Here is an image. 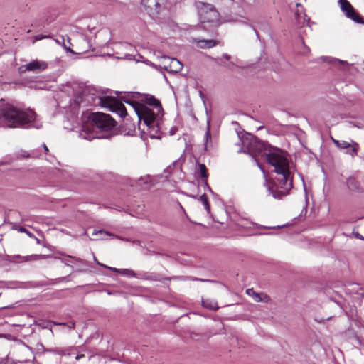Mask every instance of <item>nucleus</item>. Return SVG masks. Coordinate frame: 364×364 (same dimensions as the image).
Returning a JSON list of instances; mask_svg holds the SVG:
<instances>
[{
    "mask_svg": "<svg viewBox=\"0 0 364 364\" xmlns=\"http://www.w3.org/2000/svg\"><path fill=\"white\" fill-rule=\"evenodd\" d=\"M242 151L252 156L264 174V170L257 160V156L264 157L279 175V177L270 181L265 179L264 186L269 195L277 200L287 196L293 187V177L285 154L280 149L273 147L250 134L242 140Z\"/></svg>",
    "mask_w": 364,
    "mask_h": 364,
    "instance_id": "nucleus-1",
    "label": "nucleus"
},
{
    "mask_svg": "<svg viewBox=\"0 0 364 364\" xmlns=\"http://www.w3.org/2000/svg\"><path fill=\"white\" fill-rule=\"evenodd\" d=\"M0 120L9 128L39 129L42 122L31 109H22L11 103L0 102Z\"/></svg>",
    "mask_w": 364,
    "mask_h": 364,
    "instance_id": "nucleus-2",
    "label": "nucleus"
},
{
    "mask_svg": "<svg viewBox=\"0 0 364 364\" xmlns=\"http://www.w3.org/2000/svg\"><path fill=\"white\" fill-rule=\"evenodd\" d=\"M114 119L108 114L102 112H93L88 117V122L82 125L79 133L81 139L91 141L93 139L103 138L98 136L95 129L101 132H108L115 127Z\"/></svg>",
    "mask_w": 364,
    "mask_h": 364,
    "instance_id": "nucleus-3",
    "label": "nucleus"
},
{
    "mask_svg": "<svg viewBox=\"0 0 364 364\" xmlns=\"http://www.w3.org/2000/svg\"><path fill=\"white\" fill-rule=\"evenodd\" d=\"M118 99L112 95H105L99 97V104L102 107L116 113L119 117L124 118L127 115L125 106L122 101L129 103L132 99H139L141 93L138 92H121L116 91Z\"/></svg>",
    "mask_w": 364,
    "mask_h": 364,
    "instance_id": "nucleus-4",
    "label": "nucleus"
},
{
    "mask_svg": "<svg viewBox=\"0 0 364 364\" xmlns=\"http://www.w3.org/2000/svg\"><path fill=\"white\" fill-rule=\"evenodd\" d=\"M196 6L200 18V28L206 31L210 37L215 36L219 26L220 14L213 4L208 3L197 1Z\"/></svg>",
    "mask_w": 364,
    "mask_h": 364,
    "instance_id": "nucleus-5",
    "label": "nucleus"
},
{
    "mask_svg": "<svg viewBox=\"0 0 364 364\" xmlns=\"http://www.w3.org/2000/svg\"><path fill=\"white\" fill-rule=\"evenodd\" d=\"M141 103L146 105L154 113V119L151 122L150 126H146L147 134L151 139L161 138V122L163 117V107L161 102L153 95L149 94H141L140 96Z\"/></svg>",
    "mask_w": 364,
    "mask_h": 364,
    "instance_id": "nucleus-6",
    "label": "nucleus"
},
{
    "mask_svg": "<svg viewBox=\"0 0 364 364\" xmlns=\"http://www.w3.org/2000/svg\"><path fill=\"white\" fill-rule=\"evenodd\" d=\"M127 104L133 107L139 122L143 121L145 126H150L154 118V113L149 107L141 103L139 99H132Z\"/></svg>",
    "mask_w": 364,
    "mask_h": 364,
    "instance_id": "nucleus-7",
    "label": "nucleus"
},
{
    "mask_svg": "<svg viewBox=\"0 0 364 364\" xmlns=\"http://www.w3.org/2000/svg\"><path fill=\"white\" fill-rule=\"evenodd\" d=\"M4 283L6 284V287L9 289H32L53 284L51 282H47L45 281H8L4 282Z\"/></svg>",
    "mask_w": 364,
    "mask_h": 364,
    "instance_id": "nucleus-8",
    "label": "nucleus"
},
{
    "mask_svg": "<svg viewBox=\"0 0 364 364\" xmlns=\"http://www.w3.org/2000/svg\"><path fill=\"white\" fill-rule=\"evenodd\" d=\"M43 352L68 358L77 352V347L75 346H65L44 348Z\"/></svg>",
    "mask_w": 364,
    "mask_h": 364,
    "instance_id": "nucleus-9",
    "label": "nucleus"
},
{
    "mask_svg": "<svg viewBox=\"0 0 364 364\" xmlns=\"http://www.w3.org/2000/svg\"><path fill=\"white\" fill-rule=\"evenodd\" d=\"M338 4L341 11L346 16L355 23L364 24V18L360 16L347 0H338Z\"/></svg>",
    "mask_w": 364,
    "mask_h": 364,
    "instance_id": "nucleus-10",
    "label": "nucleus"
},
{
    "mask_svg": "<svg viewBox=\"0 0 364 364\" xmlns=\"http://www.w3.org/2000/svg\"><path fill=\"white\" fill-rule=\"evenodd\" d=\"M164 3L165 0H141V4L144 6L149 15L152 18L159 14Z\"/></svg>",
    "mask_w": 364,
    "mask_h": 364,
    "instance_id": "nucleus-11",
    "label": "nucleus"
},
{
    "mask_svg": "<svg viewBox=\"0 0 364 364\" xmlns=\"http://www.w3.org/2000/svg\"><path fill=\"white\" fill-rule=\"evenodd\" d=\"M333 142L338 149L345 150V153L350 154L352 156L357 154L358 148V144L357 143H353L352 144L346 141H340L334 139H333Z\"/></svg>",
    "mask_w": 364,
    "mask_h": 364,
    "instance_id": "nucleus-12",
    "label": "nucleus"
},
{
    "mask_svg": "<svg viewBox=\"0 0 364 364\" xmlns=\"http://www.w3.org/2000/svg\"><path fill=\"white\" fill-rule=\"evenodd\" d=\"M23 67H25V70L27 71L38 73L48 68V63L43 60H34Z\"/></svg>",
    "mask_w": 364,
    "mask_h": 364,
    "instance_id": "nucleus-13",
    "label": "nucleus"
},
{
    "mask_svg": "<svg viewBox=\"0 0 364 364\" xmlns=\"http://www.w3.org/2000/svg\"><path fill=\"white\" fill-rule=\"evenodd\" d=\"M346 185L349 191L353 193H361L363 188L360 182L354 176H349L346 178Z\"/></svg>",
    "mask_w": 364,
    "mask_h": 364,
    "instance_id": "nucleus-14",
    "label": "nucleus"
},
{
    "mask_svg": "<svg viewBox=\"0 0 364 364\" xmlns=\"http://www.w3.org/2000/svg\"><path fill=\"white\" fill-rule=\"evenodd\" d=\"M136 279L149 281H159L161 282L165 279L166 277L163 278L160 274L155 272H141L136 273Z\"/></svg>",
    "mask_w": 364,
    "mask_h": 364,
    "instance_id": "nucleus-15",
    "label": "nucleus"
},
{
    "mask_svg": "<svg viewBox=\"0 0 364 364\" xmlns=\"http://www.w3.org/2000/svg\"><path fill=\"white\" fill-rule=\"evenodd\" d=\"M46 255H31L26 256H21L19 255H16L13 256V262H28L31 260H38L41 259L46 258Z\"/></svg>",
    "mask_w": 364,
    "mask_h": 364,
    "instance_id": "nucleus-16",
    "label": "nucleus"
},
{
    "mask_svg": "<svg viewBox=\"0 0 364 364\" xmlns=\"http://www.w3.org/2000/svg\"><path fill=\"white\" fill-rule=\"evenodd\" d=\"M321 58L322 59V60L323 62H327L337 68H341L344 69L349 66V64L347 61H343V60H338L336 58H333L331 57H326V56H322Z\"/></svg>",
    "mask_w": 364,
    "mask_h": 364,
    "instance_id": "nucleus-17",
    "label": "nucleus"
},
{
    "mask_svg": "<svg viewBox=\"0 0 364 364\" xmlns=\"http://www.w3.org/2000/svg\"><path fill=\"white\" fill-rule=\"evenodd\" d=\"M170 61L168 68L165 66L166 70H169L173 73H179L183 69V64L176 58H168Z\"/></svg>",
    "mask_w": 364,
    "mask_h": 364,
    "instance_id": "nucleus-18",
    "label": "nucleus"
},
{
    "mask_svg": "<svg viewBox=\"0 0 364 364\" xmlns=\"http://www.w3.org/2000/svg\"><path fill=\"white\" fill-rule=\"evenodd\" d=\"M193 41L196 43L197 46L200 48H211L216 45V41L213 39L205 40L200 38H193Z\"/></svg>",
    "mask_w": 364,
    "mask_h": 364,
    "instance_id": "nucleus-19",
    "label": "nucleus"
},
{
    "mask_svg": "<svg viewBox=\"0 0 364 364\" xmlns=\"http://www.w3.org/2000/svg\"><path fill=\"white\" fill-rule=\"evenodd\" d=\"M111 55L115 56L117 59H124V60H136L137 62L140 61L141 58H143V57L140 54H137L138 58H136L135 55L132 54H124L122 55L119 52L116 51Z\"/></svg>",
    "mask_w": 364,
    "mask_h": 364,
    "instance_id": "nucleus-20",
    "label": "nucleus"
},
{
    "mask_svg": "<svg viewBox=\"0 0 364 364\" xmlns=\"http://www.w3.org/2000/svg\"><path fill=\"white\" fill-rule=\"evenodd\" d=\"M82 100V97L80 95L75 96L74 98L71 99L70 101V109L73 112L75 113L78 111L80 102Z\"/></svg>",
    "mask_w": 364,
    "mask_h": 364,
    "instance_id": "nucleus-21",
    "label": "nucleus"
},
{
    "mask_svg": "<svg viewBox=\"0 0 364 364\" xmlns=\"http://www.w3.org/2000/svg\"><path fill=\"white\" fill-rule=\"evenodd\" d=\"M196 173L200 174L204 180L208 178V170L205 164H199L196 167Z\"/></svg>",
    "mask_w": 364,
    "mask_h": 364,
    "instance_id": "nucleus-22",
    "label": "nucleus"
},
{
    "mask_svg": "<svg viewBox=\"0 0 364 364\" xmlns=\"http://www.w3.org/2000/svg\"><path fill=\"white\" fill-rule=\"evenodd\" d=\"M202 304L205 308L210 310H217L219 308L215 301H211L210 299H203Z\"/></svg>",
    "mask_w": 364,
    "mask_h": 364,
    "instance_id": "nucleus-23",
    "label": "nucleus"
},
{
    "mask_svg": "<svg viewBox=\"0 0 364 364\" xmlns=\"http://www.w3.org/2000/svg\"><path fill=\"white\" fill-rule=\"evenodd\" d=\"M92 235L97 236V237L95 238L94 240H104V239H105V237L107 236L111 235V234H109L108 232L105 231L103 230H94L92 232Z\"/></svg>",
    "mask_w": 364,
    "mask_h": 364,
    "instance_id": "nucleus-24",
    "label": "nucleus"
},
{
    "mask_svg": "<svg viewBox=\"0 0 364 364\" xmlns=\"http://www.w3.org/2000/svg\"><path fill=\"white\" fill-rule=\"evenodd\" d=\"M198 200L203 203V205L205 207V209L207 210V213H210V204L208 203L206 194L203 193V195H201L198 198Z\"/></svg>",
    "mask_w": 364,
    "mask_h": 364,
    "instance_id": "nucleus-25",
    "label": "nucleus"
},
{
    "mask_svg": "<svg viewBox=\"0 0 364 364\" xmlns=\"http://www.w3.org/2000/svg\"><path fill=\"white\" fill-rule=\"evenodd\" d=\"M211 140V134H210V122L208 120L207 122V127L206 132L204 136V141H205V147L207 148L208 141Z\"/></svg>",
    "mask_w": 364,
    "mask_h": 364,
    "instance_id": "nucleus-26",
    "label": "nucleus"
},
{
    "mask_svg": "<svg viewBox=\"0 0 364 364\" xmlns=\"http://www.w3.org/2000/svg\"><path fill=\"white\" fill-rule=\"evenodd\" d=\"M246 293L248 295L252 296L255 301L259 302V301H262V298H261L260 294L257 293V292H255L252 288L247 289L246 290Z\"/></svg>",
    "mask_w": 364,
    "mask_h": 364,
    "instance_id": "nucleus-27",
    "label": "nucleus"
},
{
    "mask_svg": "<svg viewBox=\"0 0 364 364\" xmlns=\"http://www.w3.org/2000/svg\"><path fill=\"white\" fill-rule=\"evenodd\" d=\"M120 274L124 276H127L128 277L136 278V273L135 272H134L133 270L129 269H121Z\"/></svg>",
    "mask_w": 364,
    "mask_h": 364,
    "instance_id": "nucleus-28",
    "label": "nucleus"
},
{
    "mask_svg": "<svg viewBox=\"0 0 364 364\" xmlns=\"http://www.w3.org/2000/svg\"><path fill=\"white\" fill-rule=\"evenodd\" d=\"M77 352L75 354V360H79L81 358L85 357V355L82 353L83 351H85V348L82 346H77Z\"/></svg>",
    "mask_w": 364,
    "mask_h": 364,
    "instance_id": "nucleus-29",
    "label": "nucleus"
},
{
    "mask_svg": "<svg viewBox=\"0 0 364 364\" xmlns=\"http://www.w3.org/2000/svg\"><path fill=\"white\" fill-rule=\"evenodd\" d=\"M186 279H190L192 281H198V278L196 277H166L165 280H171V279H181L186 280Z\"/></svg>",
    "mask_w": 364,
    "mask_h": 364,
    "instance_id": "nucleus-30",
    "label": "nucleus"
},
{
    "mask_svg": "<svg viewBox=\"0 0 364 364\" xmlns=\"http://www.w3.org/2000/svg\"><path fill=\"white\" fill-rule=\"evenodd\" d=\"M18 231L26 234L29 237H35V235L24 227H18Z\"/></svg>",
    "mask_w": 364,
    "mask_h": 364,
    "instance_id": "nucleus-31",
    "label": "nucleus"
},
{
    "mask_svg": "<svg viewBox=\"0 0 364 364\" xmlns=\"http://www.w3.org/2000/svg\"><path fill=\"white\" fill-rule=\"evenodd\" d=\"M149 182V176H146L145 177H140L137 181L139 186L142 183L147 184Z\"/></svg>",
    "mask_w": 364,
    "mask_h": 364,
    "instance_id": "nucleus-32",
    "label": "nucleus"
},
{
    "mask_svg": "<svg viewBox=\"0 0 364 364\" xmlns=\"http://www.w3.org/2000/svg\"><path fill=\"white\" fill-rule=\"evenodd\" d=\"M67 257L68 258H70V259H73L75 261H77V262H80V263H81L82 264L88 265V262L86 260H84L82 259L75 257H73V256H70V255H68Z\"/></svg>",
    "mask_w": 364,
    "mask_h": 364,
    "instance_id": "nucleus-33",
    "label": "nucleus"
},
{
    "mask_svg": "<svg viewBox=\"0 0 364 364\" xmlns=\"http://www.w3.org/2000/svg\"><path fill=\"white\" fill-rule=\"evenodd\" d=\"M1 364H17V363L9 358H6L4 360H1Z\"/></svg>",
    "mask_w": 364,
    "mask_h": 364,
    "instance_id": "nucleus-34",
    "label": "nucleus"
},
{
    "mask_svg": "<svg viewBox=\"0 0 364 364\" xmlns=\"http://www.w3.org/2000/svg\"><path fill=\"white\" fill-rule=\"evenodd\" d=\"M203 183L205 186V188L208 190L209 192H210L213 195H215L214 192L212 191L211 188L209 186L207 179L203 181Z\"/></svg>",
    "mask_w": 364,
    "mask_h": 364,
    "instance_id": "nucleus-35",
    "label": "nucleus"
},
{
    "mask_svg": "<svg viewBox=\"0 0 364 364\" xmlns=\"http://www.w3.org/2000/svg\"><path fill=\"white\" fill-rule=\"evenodd\" d=\"M117 46L122 47V48H124L125 50H129L130 48H132V45H130L129 43L118 44V45H117Z\"/></svg>",
    "mask_w": 364,
    "mask_h": 364,
    "instance_id": "nucleus-36",
    "label": "nucleus"
},
{
    "mask_svg": "<svg viewBox=\"0 0 364 364\" xmlns=\"http://www.w3.org/2000/svg\"><path fill=\"white\" fill-rule=\"evenodd\" d=\"M93 259H94L95 262L97 265H99V266H100V267H104V268H105V267H107V265H105V264H104L100 263V262L97 259V258H96V257L95 256V255H94V254H93Z\"/></svg>",
    "mask_w": 364,
    "mask_h": 364,
    "instance_id": "nucleus-37",
    "label": "nucleus"
},
{
    "mask_svg": "<svg viewBox=\"0 0 364 364\" xmlns=\"http://www.w3.org/2000/svg\"><path fill=\"white\" fill-rule=\"evenodd\" d=\"M105 268L108 269L112 272H119V273L121 272V269H117V268L111 267H108V266H107V267H105Z\"/></svg>",
    "mask_w": 364,
    "mask_h": 364,
    "instance_id": "nucleus-38",
    "label": "nucleus"
},
{
    "mask_svg": "<svg viewBox=\"0 0 364 364\" xmlns=\"http://www.w3.org/2000/svg\"><path fill=\"white\" fill-rule=\"evenodd\" d=\"M63 263H64L65 265H69L70 260L68 259H59Z\"/></svg>",
    "mask_w": 364,
    "mask_h": 364,
    "instance_id": "nucleus-39",
    "label": "nucleus"
},
{
    "mask_svg": "<svg viewBox=\"0 0 364 364\" xmlns=\"http://www.w3.org/2000/svg\"><path fill=\"white\" fill-rule=\"evenodd\" d=\"M67 326L69 328H75V322L70 321V322L68 323Z\"/></svg>",
    "mask_w": 364,
    "mask_h": 364,
    "instance_id": "nucleus-40",
    "label": "nucleus"
},
{
    "mask_svg": "<svg viewBox=\"0 0 364 364\" xmlns=\"http://www.w3.org/2000/svg\"><path fill=\"white\" fill-rule=\"evenodd\" d=\"M355 237H356V238H358V239H360V240H364V237H363V236H362V235H361L360 233H358V232L355 233Z\"/></svg>",
    "mask_w": 364,
    "mask_h": 364,
    "instance_id": "nucleus-41",
    "label": "nucleus"
},
{
    "mask_svg": "<svg viewBox=\"0 0 364 364\" xmlns=\"http://www.w3.org/2000/svg\"><path fill=\"white\" fill-rule=\"evenodd\" d=\"M18 227H21V226L17 225V224H16V223L12 224V229L13 230H18Z\"/></svg>",
    "mask_w": 364,
    "mask_h": 364,
    "instance_id": "nucleus-42",
    "label": "nucleus"
},
{
    "mask_svg": "<svg viewBox=\"0 0 364 364\" xmlns=\"http://www.w3.org/2000/svg\"><path fill=\"white\" fill-rule=\"evenodd\" d=\"M198 281L200 282H214V281L213 280H210V279H200V278H198Z\"/></svg>",
    "mask_w": 364,
    "mask_h": 364,
    "instance_id": "nucleus-43",
    "label": "nucleus"
},
{
    "mask_svg": "<svg viewBox=\"0 0 364 364\" xmlns=\"http://www.w3.org/2000/svg\"><path fill=\"white\" fill-rule=\"evenodd\" d=\"M223 58H224L225 60H230V56L227 53H224V54H223Z\"/></svg>",
    "mask_w": 364,
    "mask_h": 364,
    "instance_id": "nucleus-44",
    "label": "nucleus"
},
{
    "mask_svg": "<svg viewBox=\"0 0 364 364\" xmlns=\"http://www.w3.org/2000/svg\"><path fill=\"white\" fill-rule=\"evenodd\" d=\"M282 228V226H279V225H277V227L274 226V227H264V228L265 229H276V228Z\"/></svg>",
    "mask_w": 364,
    "mask_h": 364,
    "instance_id": "nucleus-45",
    "label": "nucleus"
},
{
    "mask_svg": "<svg viewBox=\"0 0 364 364\" xmlns=\"http://www.w3.org/2000/svg\"><path fill=\"white\" fill-rule=\"evenodd\" d=\"M43 146V149H44L45 151L48 152V149L47 146L45 144Z\"/></svg>",
    "mask_w": 364,
    "mask_h": 364,
    "instance_id": "nucleus-46",
    "label": "nucleus"
},
{
    "mask_svg": "<svg viewBox=\"0 0 364 364\" xmlns=\"http://www.w3.org/2000/svg\"><path fill=\"white\" fill-rule=\"evenodd\" d=\"M173 165L174 166H179L180 165V161H176L174 163H173Z\"/></svg>",
    "mask_w": 364,
    "mask_h": 364,
    "instance_id": "nucleus-47",
    "label": "nucleus"
},
{
    "mask_svg": "<svg viewBox=\"0 0 364 364\" xmlns=\"http://www.w3.org/2000/svg\"><path fill=\"white\" fill-rule=\"evenodd\" d=\"M33 238L36 240V242H37L38 244H39V241H40V240H39V239H38V238H37L36 236H35V237H33Z\"/></svg>",
    "mask_w": 364,
    "mask_h": 364,
    "instance_id": "nucleus-48",
    "label": "nucleus"
},
{
    "mask_svg": "<svg viewBox=\"0 0 364 364\" xmlns=\"http://www.w3.org/2000/svg\"><path fill=\"white\" fill-rule=\"evenodd\" d=\"M55 324L59 325V326L65 325V323H55Z\"/></svg>",
    "mask_w": 364,
    "mask_h": 364,
    "instance_id": "nucleus-49",
    "label": "nucleus"
},
{
    "mask_svg": "<svg viewBox=\"0 0 364 364\" xmlns=\"http://www.w3.org/2000/svg\"><path fill=\"white\" fill-rule=\"evenodd\" d=\"M43 38H44L43 36H39L37 37V39L38 40H41V39H43Z\"/></svg>",
    "mask_w": 364,
    "mask_h": 364,
    "instance_id": "nucleus-50",
    "label": "nucleus"
},
{
    "mask_svg": "<svg viewBox=\"0 0 364 364\" xmlns=\"http://www.w3.org/2000/svg\"><path fill=\"white\" fill-rule=\"evenodd\" d=\"M181 208L183 210V211L184 212V213H185V214H186V212H185V210H184V209H183V206H181ZM186 215V217L188 218V215Z\"/></svg>",
    "mask_w": 364,
    "mask_h": 364,
    "instance_id": "nucleus-51",
    "label": "nucleus"
},
{
    "mask_svg": "<svg viewBox=\"0 0 364 364\" xmlns=\"http://www.w3.org/2000/svg\"><path fill=\"white\" fill-rule=\"evenodd\" d=\"M305 47V49L306 50V52H309L310 50L309 48L306 47V46H304Z\"/></svg>",
    "mask_w": 364,
    "mask_h": 364,
    "instance_id": "nucleus-52",
    "label": "nucleus"
},
{
    "mask_svg": "<svg viewBox=\"0 0 364 364\" xmlns=\"http://www.w3.org/2000/svg\"><path fill=\"white\" fill-rule=\"evenodd\" d=\"M255 33H256V35H257V38H259V34H258L257 31L255 29Z\"/></svg>",
    "mask_w": 364,
    "mask_h": 364,
    "instance_id": "nucleus-53",
    "label": "nucleus"
},
{
    "mask_svg": "<svg viewBox=\"0 0 364 364\" xmlns=\"http://www.w3.org/2000/svg\"><path fill=\"white\" fill-rule=\"evenodd\" d=\"M146 63L148 64V63ZM150 65H152V66H154V64L152 63H151Z\"/></svg>",
    "mask_w": 364,
    "mask_h": 364,
    "instance_id": "nucleus-54",
    "label": "nucleus"
},
{
    "mask_svg": "<svg viewBox=\"0 0 364 364\" xmlns=\"http://www.w3.org/2000/svg\"><path fill=\"white\" fill-rule=\"evenodd\" d=\"M191 197H193V198H196V196H191Z\"/></svg>",
    "mask_w": 364,
    "mask_h": 364,
    "instance_id": "nucleus-55",
    "label": "nucleus"
}]
</instances>
